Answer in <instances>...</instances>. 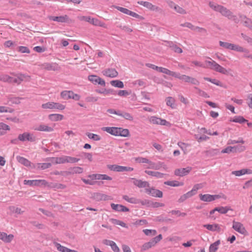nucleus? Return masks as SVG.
Segmentation results:
<instances>
[{"instance_id":"obj_1","label":"nucleus","mask_w":252,"mask_h":252,"mask_svg":"<svg viewBox=\"0 0 252 252\" xmlns=\"http://www.w3.org/2000/svg\"><path fill=\"white\" fill-rule=\"evenodd\" d=\"M101 130L115 136L127 137L129 135V131L126 128L115 126H104Z\"/></svg>"},{"instance_id":"obj_2","label":"nucleus","mask_w":252,"mask_h":252,"mask_svg":"<svg viewBox=\"0 0 252 252\" xmlns=\"http://www.w3.org/2000/svg\"><path fill=\"white\" fill-rule=\"evenodd\" d=\"M89 179H82V181L87 185H94L95 180H108L111 181L112 178L105 175L99 174H94L88 176Z\"/></svg>"},{"instance_id":"obj_3","label":"nucleus","mask_w":252,"mask_h":252,"mask_svg":"<svg viewBox=\"0 0 252 252\" xmlns=\"http://www.w3.org/2000/svg\"><path fill=\"white\" fill-rule=\"evenodd\" d=\"M41 108L44 110H63L65 109V105L54 101H48L41 105Z\"/></svg>"},{"instance_id":"obj_4","label":"nucleus","mask_w":252,"mask_h":252,"mask_svg":"<svg viewBox=\"0 0 252 252\" xmlns=\"http://www.w3.org/2000/svg\"><path fill=\"white\" fill-rule=\"evenodd\" d=\"M61 97L63 99L68 100L69 99H72L76 101L79 100L80 99V95L79 94H75L72 91L64 90L61 92L60 93Z\"/></svg>"},{"instance_id":"obj_5","label":"nucleus","mask_w":252,"mask_h":252,"mask_svg":"<svg viewBox=\"0 0 252 252\" xmlns=\"http://www.w3.org/2000/svg\"><path fill=\"white\" fill-rule=\"evenodd\" d=\"M201 188L200 184H196L193 187L192 190L181 196L178 200L179 202H183L187 199L195 195L198 189H201Z\"/></svg>"},{"instance_id":"obj_6","label":"nucleus","mask_w":252,"mask_h":252,"mask_svg":"<svg viewBox=\"0 0 252 252\" xmlns=\"http://www.w3.org/2000/svg\"><path fill=\"white\" fill-rule=\"evenodd\" d=\"M24 184L28 185L30 187H48L49 184L45 180H24Z\"/></svg>"},{"instance_id":"obj_7","label":"nucleus","mask_w":252,"mask_h":252,"mask_svg":"<svg viewBox=\"0 0 252 252\" xmlns=\"http://www.w3.org/2000/svg\"><path fill=\"white\" fill-rule=\"evenodd\" d=\"M185 83H189L191 85H198L200 83L198 80L194 77H190L187 75H179L178 78Z\"/></svg>"},{"instance_id":"obj_8","label":"nucleus","mask_w":252,"mask_h":252,"mask_svg":"<svg viewBox=\"0 0 252 252\" xmlns=\"http://www.w3.org/2000/svg\"><path fill=\"white\" fill-rule=\"evenodd\" d=\"M149 121L150 123L156 125L169 126V123L165 119H162L161 118L156 116L149 117Z\"/></svg>"},{"instance_id":"obj_9","label":"nucleus","mask_w":252,"mask_h":252,"mask_svg":"<svg viewBox=\"0 0 252 252\" xmlns=\"http://www.w3.org/2000/svg\"><path fill=\"white\" fill-rule=\"evenodd\" d=\"M107 168L109 170L113 171L123 172V171H132L133 168L129 167L123 166L121 165H108Z\"/></svg>"},{"instance_id":"obj_10","label":"nucleus","mask_w":252,"mask_h":252,"mask_svg":"<svg viewBox=\"0 0 252 252\" xmlns=\"http://www.w3.org/2000/svg\"><path fill=\"white\" fill-rule=\"evenodd\" d=\"M221 196L219 194L211 195L210 194H200L199 198L200 200L203 202H212L221 198Z\"/></svg>"},{"instance_id":"obj_11","label":"nucleus","mask_w":252,"mask_h":252,"mask_svg":"<svg viewBox=\"0 0 252 252\" xmlns=\"http://www.w3.org/2000/svg\"><path fill=\"white\" fill-rule=\"evenodd\" d=\"M137 3L152 11H158L159 7L147 1H138Z\"/></svg>"},{"instance_id":"obj_12","label":"nucleus","mask_w":252,"mask_h":252,"mask_svg":"<svg viewBox=\"0 0 252 252\" xmlns=\"http://www.w3.org/2000/svg\"><path fill=\"white\" fill-rule=\"evenodd\" d=\"M88 80L94 85L98 84L103 87L105 86L104 80L95 75H89L88 77Z\"/></svg>"},{"instance_id":"obj_13","label":"nucleus","mask_w":252,"mask_h":252,"mask_svg":"<svg viewBox=\"0 0 252 252\" xmlns=\"http://www.w3.org/2000/svg\"><path fill=\"white\" fill-rule=\"evenodd\" d=\"M232 228H233L235 231L242 234H245L247 232L244 225L238 221H233V222H232Z\"/></svg>"},{"instance_id":"obj_14","label":"nucleus","mask_w":252,"mask_h":252,"mask_svg":"<svg viewBox=\"0 0 252 252\" xmlns=\"http://www.w3.org/2000/svg\"><path fill=\"white\" fill-rule=\"evenodd\" d=\"M191 170V167H187L186 168H181L177 169L174 171V174L179 177H183L188 175Z\"/></svg>"},{"instance_id":"obj_15","label":"nucleus","mask_w":252,"mask_h":252,"mask_svg":"<svg viewBox=\"0 0 252 252\" xmlns=\"http://www.w3.org/2000/svg\"><path fill=\"white\" fill-rule=\"evenodd\" d=\"M18 139L22 141H25L26 140L34 141L35 140V138L34 137L33 134L29 132H24L22 134L19 135Z\"/></svg>"},{"instance_id":"obj_16","label":"nucleus","mask_w":252,"mask_h":252,"mask_svg":"<svg viewBox=\"0 0 252 252\" xmlns=\"http://www.w3.org/2000/svg\"><path fill=\"white\" fill-rule=\"evenodd\" d=\"M214 63V66L213 67H211V69H213L215 71L219 72L222 74L226 75L229 74L230 69L227 70L225 68L221 66V65H219L218 63Z\"/></svg>"},{"instance_id":"obj_17","label":"nucleus","mask_w":252,"mask_h":252,"mask_svg":"<svg viewBox=\"0 0 252 252\" xmlns=\"http://www.w3.org/2000/svg\"><path fill=\"white\" fill-rule=\"evenodd\" d=\"M115 8H116L117 10L120 11V12H121L123 13L126 14V15H130V16H131L132 17H135V18H140L139 15L137 14V13H136L133 11H130L128 9H126L124 7H120V6H116Z\"/></svg>"},{"instance_id":"obj_18","label":"nucleus","mask_w":252,"mask_h":252,"mask_svg":"<svg viewBox=\"0 0 252 252\" xmlns=\"http://www.w3.org/2000/svg\"><path fill=\"white\" fill-rule=\"evenodd\" d=\"M103 75L107 77L115 78L118 76V72L114 68H108L104 70Z\"/></svg>"},{"instance_id":"obj_19","label":"nucleus","mask_w":252,"mask_h":252,"mask_svg":"<svg viewBox=\"0 0 252 252\" xmlns=\"http://www.w3.org/2000/svg\"><path fill=\"white\" fill-rule=\"evenodd\" d=\"M203 227L207 228L208 230L212 231L214 232H217L218 233H220L221 231V228L220 225L217 223L214 224H207L205 225H203Z\"/></svg>"},{"instance_id":"obj_20","label":"nucleus","mask_w":252,"mask_h":252,"mask_svg":"<svg viewBox=\"0 0 252 252\" xmlns=\"http://www.w3.org/2000/svg\"><path fill=\"white\" fill-rule=\"evenodd\" d=\"M111 207L115 211L120 212H128L129 209L126 207L119 204H111Z\"/></svg>"},{"instance_id":"obj_21","label":"nucleus","mask_w":252,"mask_h":252,"mask_svg":"<svg viewBox=\"0 0 252 252\" xmlns=\"http://www.w3.org/2000/svg\"><path fill=\"white\" fill-rule=\"evenodd\" d=\"M49 19L53 21H57L60 23H67L70 21V19L67 15L61 16H50Z\"/></svg>"},{"instance_id":"obj_22","label":"nucleus","mask_w":252,"mask_h":252,"mask_svg":"<svg viewBox=\"0 0 252 252\" xmlns=\"http://www.w3.org/2000/svg\"><path fill=\"white\" fill-rule=\"evenodd\" d=\"M103 243L106 246L111 247V250H112L113 252H120V249L115 242L106 239L103 240Z\"/></svg>"},{"instance_id":"obj_23","label":"nucleus","mask_w":252,"mask_h":252,"mask_svg":"<svg viewBox=\"0 0 252 252\" xmlns=\"http://www.w3.org/2000/svg\"><path fill=\"white\" fill-rule=\"evenodd\" d=\"M34 130L36 131L50 132H52L54 130V129L52 127L49 126L47 125L41 124L38 125V126H37L35 128H34Z\"/></svg>"},{"instance_id":"obj_24","label":"nucleus","mask_w":252,"mask_h":252,"mask_svg":"<svg viewBox=\"0 0 252 252\" xmlns=\"http://www.w3.org/2000/svg\"><path fill=\"white\" fill-rule=\"evenodd\" d=\"M31 79V77L26 74L19 73L17 74V84H20L24 81H28Z\"/></svg>"},{"instance_id":"obj_25","label":"nucleus","mask_w":252,"mask_h":252,"mask_svg":"<svg viewBox=\"0 0 252 252\" xmlns=\"http://www.w3.org/2000/svg\"><path fill=\"white\" fill-rule=\"evenodd\" d=\"M218 12L221 13V15L227 17L229 19H232L234 17L231 12L229 9L226 8V7L224 6H222V7L220 9Z\"/></svg>"},{"instance_id":"obj_26","label":"nucleus","mask_w":252,"mask_h":252,"mask_svg":"<svg viewBox=\"0 0 252 252\" xmlns=\"http://www.w3.org/2000/svg\"><path fill=\"white\" fill-rule=\"evenodd\" d=\"M252 170L249 169H242L241 170H237V171H233L232 172V174L239 177L242 175H244L246 174H252Z\"/></svg>"},{"instance_id":"obj_27","label":"nucleus","mask_w":252,"mask_h":252,"mask_svg":"<svg viewBox=\"0 0 252 252\" xmlns=\"http://www.w3.org/2000/svg\"><path fill=\"white\" fill-rule=\"evenodd\" d=\"M40 67L42 69H46L48 71H55L57 69L55 63H44L40 65Z\"/></svg>"},{"instance_id":"obj_28","label":"nucleus","mask_w":252,"mask_h":252,"mask_svg":"<svg viewBox=\"0 0 252 252\" xmlns=\"http://www.w3.org/2000/svg\"><path fill=\"white\" fill-rule=\"evenodd\" d=\"M14 239V235L12 234L7 235L4 232H0V240L5 243H9Z\"/></svg>"},{"instance_id":"obj_29","label":"nucleus","mask_w":252,"mask_h":252,"mask_svg":"<svg viewBox=\"0 0 252 252\" xmlns=\"http://www.w3.org/2000/svg\"><path fill=\"white\" fill-rule=\"evenodd\" d=\"M89 23L94 25V26L102 27L105 29L108 28V27L106 24L101 21H99L98 19L92 18L91 22H90Z\"/></svg>"},{"instance_id":"obj_30","label":"nucleus","mask_w":252,"mask_h":252,"mask_svg":"<svg viewBox=\"0 0 252 252\" xmlns=\"http://www.w3.org/2000/svg\"><path fill=\"white\" fill-rule=\"evenodd\" d=\"M51 166V164L50 163H37L35 164H32V168L37 170H45L46 169L50 167Z\"/></svg>"},{"instance_id":"obj_31","label":"nucleus","mask_w":252,"mask_h":252,"mask_svg":"<svg viewBox=\"0 0 252 252\" xmlns=\"http://www.w3.org/2000/svg\"><path fill=\"white\" fill-rule=\"evenodd\" d=\"M54 245L56 248L57 249V250L60 252H77L76 250H72L65 247L63 246L57 242H55Z\"/></svg>"},{"instance_id":"obj_32","label":"nucleus","mask_w":252,"mask_h":252,"mask_svg":"<svg viewBox=\"0 0 252 252\" xmlns=\"http://www.w3.org/2000/svg\"><path fill=\"white\" fill-rule=\"evenodd\" d=\"M48 119L52 122H58L63 119V116L60 114H52L48 115Z\"/></svg>"},{"instance_id":"obj_33","label":"nucleus","mask_w":252,"mask_h":252,"mask_svg":"<svg viewBox=\"0 0 252 252\" xmlns=\"http://www.w3.org/2000/svg\"><path fill=\"white\" fill-rule=\"evenodd\" d=\"M157 243L154 242V241H152L150 240L149 242L145 243L143 245H142L141 247V251H145L149 250L153 247H155L157 245Z\"/></svg>"},{"instance_id":"obj_34","label":"nucleus","mask_w":252,"mask_h":252,"mask_svg":"<svg viewBox=\"0 0 252 252\" xmlns=\"http://www.w3.org/2000/svg\"><path fill=\"white\" fill-rule=\"evenodd\" d=\"M147 192L149 193L153 196H156L158 197L161 198L162 196V193L159 190H157L155 189H147Z\"/></svg>"},{"instance_id":"obj_35","label":"nucleus","mask_w":252,"mask_h":252,"mask_svg":"<svg viewBox=\"0 0 252 252\" xmlns=\"http://www.w3.org/2000/svg\"><path fill=\"white\" fill-rule=\"evenodd\" d=\"M133 180H134L133 183L139 188L149 187V184L147 182L138 180L135 179H133Z\"/></svg>"},{"instance_id":"obj_36","label":"nucleus","mask_w":252,"mask_h":252,"mask_svg":"<svg viewBox=\"0 0 252 252\" xmlns=\"http://www.w3.org/2000/svg\"><path fill=\"white\" fill-rule=\"evenodd\" d=\"M135 161L139 163H150V166H151V168L157 169V167L155 166V164L154 163L151 162L148 159L145 158H135Z\"/></svg>"},{"instance_id":"obj_37","label":"nucleus","mask_w":252,"mask_h":252,"mask_svg":"<svg viewBox=\"0 0 252 252\" xmlns=\"http://www.w3.org/2000/svg\"><path fill=\"white\" fill-rule=\"evenodd\" d=\"M17 160H18V161L19 163H20L24 165L25 166H26L27 167H30L32 168V165L33 164L31 163L30 161H29L27 159H26L24 158L18 157V158H17Z\"/></svg>"},{"instance_id":"obj_38","label":"nucleus","mask_w":252,"mask_h":252,"mask_svg":"<svg viewBox=\"0 0 252 252\" xmlns=\"http://www.w3.org/2000/svg\"><path fill=\"white\" fill-rule=\"evenodd\" d=\"M164 184L171 187H180L184 185V183L178 181H168L164 182Z\"/></svg>"},{"instance_id":"obj_39","label":"nucleus","mask_w":252,"mask_h":252,"mask_svg":"<svg viewBox=\"0 0 252 252\" xmlns=\"http://www.w3.org/2000/svg\"><path fill=\"white\" fill-rule=\"evenodd\" d=\"M220 244V240H218L211 244L209 247V252H216L219 248Z\"/></svg>"},{"instance_id":"obj_40","label":"nucleus","mask_w":252,"mask_h":252,"mask_svg":"<svg viewBox=\"0 0 252 252\" xmlns=\"http://www.w3.org/2000/svg\"><path fill=\"white\" fill-rule=\"evenodd\" d=\"M237 147H232V146H227L221 150L222 154H229L231 153H236Z\"/></svg>"},{"instance_id":"obj_41","label":"nucleus","mask_w":252,"mask_h":252,"mask_svg":"<svg viewBox=\"0 0 252 252\" xmlns=\"http://www.w3.org/2000/svg\"><path fill=\"white\" fill-rule=\"evenodd\" d=\"M123 198L124 199L126 202L132 203V204H137L139 202V200L134 198V197H129L128 195H124L123 196Z\"/></svg>"},{"instance_id":"obj_42","label":"nucleus","mask_w":252,"mask_h":252,"mask_svg":"<svg viewBox=\"0 0 252 252\" xmlns=\"http://www.w3.org/2000/svg\"><path fill=\"white\" fill-rule=\"evenodd\" d=\"M166 105L170 106L172 109L175 108V99L174 97L168 96L166 98Z\"/></svg>"},{"instance_id":"obj_43","label":"nucleus","mask_w":252,"mask_h":252,"mask_svg":"<svg viewBox=\"0 0 252 252\" xmlns=\"http://www.w3.org/2000/svg\"><path fill=\"white\" fill-rule=\"evenodd\" d=\"M145 173H146L149 175H151L152 176H154L158 178H161L163 177L164 175L163 173H159L157 171H145Z\"/></svg>"},{"instance_id":"obj_44","label":"nucleus","mask_w":252,"mask_h":252,"mask_svg":"<svg viewBox=\"0 0 252 252\" xmlns=\"http://www.w3.org/2000/svg\"><path fill=\"white\" fill-rule=\"evenodd\" d=\"M230 49L236 51L237 52H245L246 53H248V50L244 49L240 46L235 45V44H232V45L231 48H230Z\"/></svg>"},{"instance_id":"obj_45","label":"nucleus","mask_w":252,"mask_h":252,"mask_svg":"<svg viewBox=\"0 0 252 252\" xmlns=\"http://www.w3.org/2000/svg\"><path fill=\"white\" fill-rule=\"evenodd\" d=\"M110 84L112 86L117 87L120 89L124 88L123 82L120 80H112L110 82Z\"/></svg>"},{"instance_id":"obj_46","label":"nucleus","mask_w":252,"mask_h":252,"mask_svg":"<svg viewBox=\"0 0 252 252\" xmlns=\"http://www.w3.org/2000/svg\"><path fill=\"white\" fill-rule=\"evenodd\" d=\"M231 122L239 124H243L244 123L247 122V121L246 119L244 118L243 117L239 116L234 117L233 119L231 120Z\"/></svg>"},{"instance_id":"obj_47","label":"nucleus","mask_w":252,"mask_h":252,"mask_svg":"<svg viewBox=\"0 0 252 252\" xmlns=\"http://www.w3.org/2000/svg\"><path fill=\"white\" fill-rule=\"evenodd\" d=\"M86 135L89 138L94 141H99L101 139V137L98 134H94L91 132H87Z\"/></svg>"},{"instance_id":"obj_48","label":"nucleus","mask_w":252,"mask_h":252,"mask_svg":"<svg viewBox=\"0 0 252 252\" xmlns=\"http://www.w3.org/2000/svg\"><path fill=\"white\" fill-rule=\"evenodd\" d=\"M209 6L212 10L218 11L223 6L221 5L217 4L213 2H210L209 3Z\"/></svg>"},{"instance_id":"obj_49","label":"nucleus","mask_w":252,"mask_h":252,"mask_svg":"<svg viewBox=\"0 0 252 252\" xmlns=\"http://www.w3.org/2000/svg\"><path fill=\"white\" fill-rule=\"evenodd\" d=\"M145 235L150 236H154L157 234V231L154 229H145L143 230Z\"/></svg>"},{"instance_id":"obj_50","label":"nucleus","mask_w":252,"mask_h":252,"mask_svg":"<svg viewBox=\"0 0 252 252\" xmlns=\"http://www.w3.org/2000/svg\"><path fill=\"white\" fill-rule=\"evenodd\" d=\"M215 210L218 212L220 214H225L227 213L229 209L227 207H220L215 208Z\"/></svg>"},{"instance_id":"obj_51","label":"nucleus","mask_w":252,"mask_h":252,"mask_svg":"<svg viewBox=\"0 0 252 252\" xmlns=\"http://www.w3.org/2000/svg\"><path fill=\"white\" fill-rule=\"evenodd\" d=\"M244 25L252 30V21L251 20L245 17L243 19Z\"/></svg>"},{"instance_id":"obj_52","label":"nucleus","mask_w":252,"mask_h":252,"mask_svg":"<svg viewBox=\"0 0 252 252\" xmlns=\"http://www.w3.org/2000/svg\"><path fill=\"white\" fill-rule=\"evenodd\" d=\"M65 160H66V163H72L78 162L79 160V159H78L76 158H73L69 156H65Z\"/></svg>"},{"instance_id":"obj_53","label":"nucleus","mask_w":252,"mask_h":252,"mask_svg":"<svg viewBox=\"0 0 252 252\" xmlns=\"http://www.w3.org/2000/svg\"><path fill=\"white\" fill-rule=\"evenodd\" d=\"M113 223L115 225H120L121 226L124 227L126 228L127 227V226L126 225V224L124 222H123V221L118 220H116V219L113 220Z\"/></svg>"},{"instance_id":"obj_54","label":"nucleus","mask_w":252,"mask_h":252,"mask_svg":"<svg viewBox=\"0 0 252 252\" xmlns=\"http://www.w3.org/2000/svg\"><path fill=\"white\" fill-rule=\"evenodd\" d=\"M121 115H120V116H122V117H123L124 118H125V119L129 120L130 121H133V116L130 114L126 113V112H125L123 113H121Z\"/></svg>"},{"instance_id":"obj_55","label":"nucleus","mask_w":252,"mask_h":252,"mask_svg":"<svg viewBox=\"0 0 252 252\" xmlns=\"http://www.w3.org/2000/svg\"><path fill=\"white\" fill-rule=\"evenodd\" d=\"M55 162L57 164H63L66 163L65 156L61 158H55Z\"/></svg>"},{"instance_id":"obj_56","label":"nucleus","mask_w":252,"mask_h":252,"mask_svg":"<svg viewBox=\"0 0 252 252\" xmlns=\"http://www.w3.org/2000/svg\"><path fill=\"white\" fill-rule=\"evenodd\" d=\"M18 51L21 52V53H30V50L28 47L26 46H21L18 47Z\"/></svg>"},{"instance_id":"obj_57","label":"nucleus","mask_w":252,"mask_h":252,"mask_svg":"<svg viewBox=\"0 0 252 252\" xmlns=\"http://www.w3.org/2000/svg\"><path fill=\"white\" fill-rule=\"evenodd\" d=\"M164 74H166V75H169V76H171L172 77H175V78H177L178 77L179 75H180L179 73H177V72H174L173 71H171V70H169V69H168V70H167L165 73H164Z\"/></svg>"},{"instance_id":"obj_58","label":"nucleus","mask_w":252,"mask_h":252,"mask_svg":"<svg viewBox=\"0 0 252 252\" xmlns=\"http://www.w3.org/2000/svg\"><path fill=\"white\" fill-rule=\"evenodd\" d=\"M232 44H233L227 43L226 42L220 41V46L225 48L226 49H230V48H231Z\"/></svg>"},{"instance_id":"obj_59","label":"nucleus","mask_w":252,"mask_h":252,"mask_svg":"<svg viewBox=\"0 0 252 252\" xmlns=\"http://www.w3.org/2000/svg\"><path fill=\"white\" fill-rule=\"evenodd\" d=\"M214 63H217L215 61L211 60V61H206L203 65L205 66V67H210L211 68V67L214 66Z\"/></svg>"},{"instance_id":"obj_60","label":"nucleus","mask_w":252,"mask_h":252,"mask_svg":"<svg viewBox=\"0 0 252 252\" xmlns=\"http://www.w3.org/2000/svg\"><path fill=\"white\" fill-rule=\"evenodd\" d=\"M181 26H182L183 27H187L192 31L195 29L196 27L195 26H193V25L191 23L188 22H186L184 24H181Z\"/></svg>"},{"instance_id":"obj_61","label":"nucleus","mask_w":252,"mask_h":252,"mask_svg":"<svg viewBox=\"0 0 252 252\" xmlns=\"http://www.w3.org/2000/svg\"><path fill=\"white\" fill-rule=\"evenodd\" d=\"M0 129L2 132L5 133L6 131L9 130V127L4 123H0Z\"/></svg>"},{"instance_id":"obj_62","label":"nucleus","mask_w":252,"mask_h":252,"mask_svg":"<svg viewBox=\"0 0 252 252\" xmlns=\"http://www.w3.org/2000/svg\"><path fill=\"white\" fill-rule=\"evenodd\" d=\"M192 31H195L198 33L205 34L206 33V30L205 29L201 28L199 27H196L194 30H193Z\"/></svg>"},{"instance_id":"obj_63","label":"nucleus","mask_w":252,"mask_h":252,"mask_svg":"<svg viewBox=\"0 0 252 252\" xmlns=\"http://www.w3.org/2000/svg\"><path fill=\"white\" fill-rule=\"evenodd\" d=\"M0 81L10 82L11 81V78L7 75H0Z\"/></svg>"},{"instance_id":"obj_64","label":"nucleus","mask_w":252,"mask_h":252,"mask_svg":"<svg viewBox=\"0 0 252 252\" xmlns=\"http://www.w3.org/2000/svg\"><path fill=\"white\" fill-rule=\"evenodd\" d=\"M247 103H248L249 107L252 109V94L248 95V99H247Z\"/></svg>"}]
</instances>
